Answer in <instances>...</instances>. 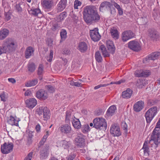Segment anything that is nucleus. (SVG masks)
Listing matches in <instances>:
<instances>
[{"label": "nucleus", "mask_w": 160, "mask_h": 160, "mask_svg": "<svg viewBox=\"0 0 160 160\" xmlns=\"http://www.w3.org/2000/svg\"><path fill=\"white\" fill-rule=\"evenodd\" d=\"M83 19L87 23L98 22L100 17L96 8L92 6H87L83 12Z\"/></svg>", "instance_id": "nucleus-1"}, {"label": "nucleus", "mask_w": 160, "mask_h": 160, "mask_svg": "<svg viewBox=\"0 0 160 160\" xmlns=\"http://www.w3.org/2000/svg\"><path fill=\"white\" fill-rule=\"evenodd\" d=\"M17 47L16 42L11 38H7L2 44V47H0V55L2 53H10L14 51Z\"/></svg>", "instance_id": "nucleus-2"}, {"label": "nucleus", "mask_w": 160, "mask_h": 160, "mask_svg": "<svg viewBox=\"0 0 160 160\" xmlns=\"http://www.w3.org/2000/svg\"><path fill=\"white\" fill-rule=\"evenodd\" d=\"M150 142L153 141L157 147L160 144V118L151 134Z\"/></svg>", "instance_id": "nucleus-3"}, {"label": "nucleus", "mask_w": 160, "mask_h": 160, "mask_svg": "<svg viewBox=\"0 0 160 160\" xmlns=\"http://www.w3.org/2000/svg\"><path fill=\"white\" fill-rule=\"evenodd\" d=\"M93 127L99 130H105L107 127V123L105 119L102 118H95L93 121Z\"/></svg>", "instance_id": "nucleus-4"}, {"label": "nucleus", "mask_w": 160, "mask_h": 160, "mask_svg": "<svg viewBox=\"0 0 160 160\" xmlns=\"http://www.w3.org/2000/svg\"><path fill=\"white\" fill-rule=\"evenodd\" d=\"M99 9L100 12H103L106 10H109L111 14L115 13V9L112 6L111 2L104 1L102 2L100 6Z\"/></svg>", "instance_id": "nucleus-5"}, {"label": "nucleus", "mask_w": 160, "mask_h": 160, "mask_svg": "<svg viewBox=\"0 0 160 160\" xmlns=\"http://www.w3.org/2000/svg\"><path fill=\"white\" fill-rule=\"evenodd\" d=\"M36 111L39 116L42 115V114H43L44 120H47L50 118V111L47 107H39L37 109Z\"/></svg>", "instance_id": "nucleus-6"}, {"label": "nucleus", "mask_w": 160, "mask_h": 160, "mask_svg": "<svg viewBox=\"0 0 160 160\" xmlns=\"http://www.w3.org/2000/svg\"><path fill=\"white\" fill-rule=\"evenodd\" d=\"M157 109L154 107L149 109L145 114V118L147 123H149L157 113Z\"/></svg>", "instance_id": "nucleus-7"}, {"label": "nucleus", "mask_w": 160, "mask_h": 160, "mask_svg": "<svg viewBox=\"0 0 160 160\" xmlns=\"http://www.w3.org/2000/svg\"><path fill=\"white\" fill-rule=\"evenodd\" d=\"M110 132L113 137H119L121 135L119 126L116 124L112 125Z\"/></svg>", "instance_id": "nucleus-8"}, {"label": "nucleus", "mask_w": 160, "mask_h": 160, "mask_svg": "<svg viewBox=\"0 0 160 160\" xmlns=\"http://www.w3.org/2000/svg\"><path fill=\"white\" fill-rule=\"evenodd\" d=\"M128 47L132 50L138 52L141 49V46L140 43L137 41H132L128 42Z\"/></svg>", "instance_id": "nucleus-9"}, {"label": "nucleus", "mask_w": 160, "mask_h": 160, "mask_svg": "<svg viewBox=\"0 0 160 160\" xmlns=\"http://www.w3.org/2000/svg\"><path fill=\"white\" fill-rule=\"evenodd\" d=\"M90 35L92 39L94 42L99 41L101 38V36L98 32V29L97 28L90 30Z\"/></svg>", "instance_id": "nucleus-10"}, {"label": "nucleus", "mask_w": 160, "mask_h": 160, "mask_svg": "<svg viewBox=\"0 0 160 160\" xmlns=\"http://www.w3.org/2000/svg\"><path fill=\"white\" fill-rule=\"evenodd\" d=\"M13 148V145L12 143L7 144L5 142L3 146H1V149L2 152L3 154H7L12 151Z\"/></svg>", "instance_id": "nucleus-11"}, {"label": "nucleus", "mask_w": 160, "mask_h": 160, "mask_svg": "<svg viewBox=\"0 0 160 160\" xmlns=\"http://www.w3.org/2000/svg\"><path fill=\"white\" fill-rule=\"evenodd\" d=\"M134 37L133 33L130 30L126 31L124 32L122 34V39L123 42H126Z\"/></svg>", "instance_id": "nucleus-12"}, {"label": "nucleus", "mask_w": 160, "mask_h": 160, "mask_svg": "<svg viewBox=\"0 0 160 160\" xmlns=\"http://www.w3.org/2000/svg\"><path fill=\"white\" fill-rule=\"evenodd\" d=\"M160 55V52H153L146 57L143 60V62L144 63H146L147 62H149V60H154L158 58Z\"/></svg>", "instance_id": "nucleus-13"}, {"label": "nucleus", "mask_w": 160, "mask_h": 160, "mask_svg": "<svg viewBox=\"0 0 160 160\" xmlns=\"http://www.w3.org/2000/svg\"><path fill=\"white\" fill-rule=\"evenodd\" d=\"M36 96L38 98L42 100H45L48 97L47 92L42 89L39 90L37 92Z\"/></svg>", "instance_id": "nucleus-14"}, {"label": "nucleus", "mask_w": 160, "mask_h": 160, "mask_svg": "<svg viewBox=\"0 0 160 160\" xmlns=\"http://www.w3.org/2000/svg\"><path fill=\"white\" fill-rule=\"evenodd\" d=\"M49 146L46 145L43 147L41 149L40 154V158L43 159L47 158L48 154Z\"/></svg>", "instance_id": "nucleus-15"}, {"label": "nucleus", "mask_w": 160, "mask_h": 160, "mask_svg": "<svg viewBox=\"0 0 160 160\" xmlns=\"http://www.w3.org/2000/svg\"><path fill=\"white\" fill-rule=\"evenodd\" d=\"M149 37L152 40L157 39L159 37L158 32L154 29H149L148 31Z\"/></svg>", "instance_id": "nucleus-16"}, {"label": "nucleus", "mask_w": 160, "mask_h": 160, "mask_svg": "<svg viewBox=\"0 0 160 160\" xmlns=\"http://www.w3.org/2000/svg\"><path fill=\"white\" fill-rule=\"evenodd\" d=\"M59 129L61 132L65 134L70 133L72 131L71 126L67 124L61 125Z\"/></svg>", "instance_id": "nucleus-17"}, {"label": "nucleus", "mask_w": 160, "mask_h": 160, "mask_svg": "<svg viewBox=\"0 0 160 160\" xmlns=\"http://www.w3.org/2000/svg\"><path fill=\"white\" fill-rule=\"evenodd\" d=\"M82 135H80L75 138V140L77 146L80 147L84 146L85 141Z\"/></svg>", "instance_id": "nucleus-18"}, {"label": "nucleus", "mask_w": 160, "mask_h": 160, "mask_svg": "<svg viewBox=\"0 0 160 160\" xmlns=\"http://www.w3.org/2000/svg\"><path fill=\"white\" fill-rule=\"evenodd\" d=\"M25 103L27 107L30 108H32L36 105L37 101L35 98H30L27 99Z\"/></svg>", "instance_id": "nucleus-19"}, {"label": "nucleus", "mask_w": 160, "mask_h": 160, "mask_svg": "<svg viewBox=\"0 0 160 160\" xmlns=\"http://www.w3.org/2000/svg\"><path fill=\"white\" fill-rule=\"evenodd\" d=\"M144 106V102L142 101L137 102L134 105L133 109L134 111L137 112L140 111Z\"/></svg>", "instance_id": "nucleus-20"}, {"label": "nucleus", "mask_w": 160, "mask_h": 160, "mask_svg": "<svg viewBox=\"0 0 160 160\" xmlns=\"http://www.w3.org/2000/svg\"><path fill=\"white\" fill-rule=\"evenodd\" d=\"M106 44L108 51H109L112 54L114 53L115 50V48L113 42L110 40H108L107 41Z\"/></svg>", "instance_id": "nucleus-21"}, {"label": "nucleus", "mask_w": 160, "mask_h": 160, "mask_svg": "<svg viewBox=\"0 0 160 160\" xmlns=\"http://www.w3.org/2000/svg\"><path fill=\"white\" fill-rule=\"evenodd\" d=\"M28 12L30 14L34 16L38 17H42L41 11L39 8L31 9Z\"/></svg>", "instance_id": "nucleus-22"}, {"label": "nucleus", "mask_w": 160, "mask_h": 160, "mask_svg": "<svg viewBox=\"0 0 160 160\" xmlns=\"http://www.w3.org/2000/svg\"><path fill=\"white\" fill-rule=\"evenodd\" d=\"M34 49L31 46L28 47L25 51V56L26 58H28L33 54Z\"/></svg>", "instance_id": "nucleus-23"}, {"label": "nucleus", "mask_w": 160, "mask_h": 160, "mask_svg": "<svg viewBox=\"0 0 160 160\" xmlns=\"http://www.w3.org/2000/svg\"><path fill=\"white\" fill-rule=\"evenodd\" d=\"M150 74L149 70H144L140 72L139 70L137 71L136 75L138 77H147Z\"/></svg>", "instance_id": "nucleus-24"}, {"label": "nucleus", "mask_w": 160, "mask_h": 160, "mask_svg": "<svg viewBox=\"0 0 160 160\" xmlns=\"http://www.w3.org/2000/svg\"><path fill=\"white\" fill-rule=\"evenodd\" d=\"M19 120H16L15 118L12 116H10L9 117H8L7 118V122L9 124L12 125H16L18 126V122Z\"/></svg>", "instance_id": "nucleus-25"}, {"label": "nucleus", "mask_w": 160, "mask_h": 160, "mask_svg": "<svg viewBox=\"0 0 160 160\" xmlns=\"http://www.w3.org/2000/svg\"><path fill=\"white\" fill-rule=\"evenodd\" d=\"M67 4V0H61L57 5V9L58 11H62L66 7Z\"/></svg>", "instance_id": "nucleus-26"}, {"label": "nucleus", "mask_w": 160, "mask_h": 160, "mask_svg": "<svg viewBox=\"0 0 160 160\" xmlns=\"http://www.w3.org/2000/svg\"><path fill=\"white\" fill-rule=\"evenodd\" d=\"M9 30L6 28L1 29L0 31V40L4 39L8 35Z\"/></svg>", "instance_id": "nucleus-27"}, {"label": "nucleus", "mask_w": 160, "mask_h": 160, "mask_svg": "<svg viewBox=\"0 0 160 160\" xmlns=\"http://www.w3.org/2000/svg\"><path fill=\"white\" fill-rule=\"evenodd\" d=\"M132 93V91L129 88H128L125 91L122 93V97L123 98L128 99L130 98Z\"/></svg>", "instance_id": "nucleus-28"}, {"label": "nucleus", "mask_w": 160, "mask_h": 160, "mask_svg": "<svg viewBox=\"0 0 160 160\" xmlns=\"http://www.w3.org/2000/svg\"><path fill=\"white\" fill-rule=\"evenodd\" d=\"M78 50L82 52H86L88 49L87 44L84 42H80L78 46Z\"/></svg>", "instance_id": "nucleus-29"}, {"label": "nucleus", "mask_w": 160, "mask_h": 160, "mask_svg": "<svg viewBox=\"0 0 160 160\" xmlns=\"http://www.w3.org/2000/svg\"><path fill=\"white\" fill-rule=\"evenodd\" d=\"M99 50H101L104 57H108L110 56L109 51H108L105 47L103 45H101L99 47Z\"/></svg>", "instance_id": "nucleus-30"}, {"label": "nucleus", "mask_w": 160, "mask_h": 160, "mask_svg": "<svg viewBox=\"0 0 160 160\" xmlns=\"http://www.w3.org/2000/svg\"><path fill=\"white\" fill-rule=\"evenodd\" d=\"M52 4L53 2L52 0H43L42 2L43 7L47 9L51 8Z\"/></svg>", "instance_id": "nucleus-31"}, {"label": "nucleus", "mask_w": 160, "mask_h": 160, "mask_svg": "<svg viewBox=\"0 0 160 160\" xmlns=\"http://www.w3.org/2000/svg\"><path fill=\"white\" fill-rule=\"evenodd\" d=\"M116 110V107L114 105L110 106L107 112V115L108 116H111L113 115Z\"/></svg>", "instance_id": "nucleus-32"}, {"label": "nucleus", "mask_w": 160, "mask_h": 160, "mask_svg": "<svg viewBox=\"0 0 160 160\" xmlns=\"http://www.w3.org/2000/svg\"><path fill=\"white\" fill-rule=\"evenodd\" d=\"M110 33L112 36L115 39H117L118 38V30L115 28L112 27L111 28Z\"/></svg>", "instance_id": "nucleus-33"}, {"label": "nucleus", "mask_w": 160, "mask_h": 160, "mask_svg": "<svg viewBox=\"0 0 160 160\" xmlns=\"http://www.w3.org/2000/svg\"><path fill=\"white\" fill-rule=\"evenodd\" d=\"M146 85L145 80L143 79H139L137 81L136 86L139 88H142Z\"/></svg>", "instance_id": "nucleus-34"}, {"label": "nucleus", "mask_w": 160, "mask_h": 160, "mask_svg": "<svg viewBox=\"0 0 160 160\" xmlns=\"http://www.w3.org/2000/svg\"><path fill=\"white\" fill-rule=\"evenodd\" d=\"M72 122L73 126L75 128L79 129L81 128V125L78 119H73Z\"/></svg>", "instance_id": "nucleus-35"}, {"label": "nucleus", "mask_w": 160, "mask_h": 160, "mask_svg": "<svg viewBox=\"0 0 160 160\" xmlns=\"http://www.w3.org/2000/svg\"><path fill=\"white\" fill-rule=\"evenodd\" d=\"M24 4L22 2L16 4L15 6L16 9L18 12H21L22 8H24Z\"/></svg>", "instance_id": "nucleus-36"}, {"label": "nucleus", "mask_w": 160, "mask_h": 160, "mask_svg": "<svg viewBox=\"0 0 160 160\" xmlns=\"http://www.w3.org/2000/svg\"><path fill=\"white\" fill-rule=\"evenodd\" d=\"M95 58L97 61L100 62L102 61V58L99 51H97L95 54Z\"/></svg>", "instance_id": "nucleus-37"}, {"label": "nucleus", "mask_w": 160, "mask_h": 160, "mask_svg": "<svg viewBox=\"0 0 160 160\" xmlns=\"http://www.w3.org/2000/svg\"><path fill=\"white\" fill-rule=\"evenodd\" d=\"M35 66L33 62L29 63L28 65V70L31 72H32L34 71L35 69Z\"/></svg>", "instance_id": "nucleus-38"}, {"label": "nucleus", "mask_w": 160, "mask_h": 160, "mask_svg": "<svg viewBox=\"0 0 160 160\" xmlns=\"http://www.w3.org/2000/svg\"><path fill=\"white\" fill-rule=\"evenodd\" d=\"M38 83V80L37 79H34L28 82L26 84V85L27 87H29L34 86L36 85Z\"/></svg>", "instance_id": "nucleus-39"}, {"label": "nucleus", "mask_w": 160, "mask_h": 160, "mask_svg": "<svg viewBox=\"0 0 160 160\" xmlns=\"http://www.w3.org/2000/svg\"><path fill=\"white\" fill-rule=\"evenodd\" d=\"M67 32L65 29H62L60 32L61 38L62 40H64L67 37Z\"/></svg>", "instance_id": "nucleus-40"}, {"label": "nucleus", "mask_w": 160, "mask_h": 160, "mask_svg": "<svg viewBox=\"0 0 160 160\" xmlns=\"http://www.w3.org/2000/svg\"><path fill=\"white\" fill-rule=\"evenodd\" d=\"M142 149L144 150V154L146 153H148V152H149V148L148 146V142L146 141H145L144 142Z\"/></svg>", "instance_id": "nucleus-41"}, {"label": "nucleus", "mask_w": 160, "mask_h": 160, "mask_svg": "<svg viewBox=\"0 0 160 160\" xmlns=\"http://www.w3.org/2000/svg\"><path fill=\"white\" fill-rule=\"evenodd\" d=\"M62 147L65 149H67L70 146V143L65 140H63L62 141Z\"/></svg>", "instance_id": "nucleus-42"}, {"label": "nucleus", "mask_w": 160, "mask_h": 160, "mask_svg": "<svg viewBox=\"0 0 160 160\" xmlns=\"http://www.w3.org/2000/svg\"><path fill=\"white\" fill-rule=\"evenodd\" d=\"M89 127L88 124H85L82 126V131L84 133H87L89 130Z\"/></svg>", "instance_id": "nucleus-43"}, {"label": "nucleus", "mask_w": 160, "mask_h": 160, "mask_svg": "<svg viewBox=\"0 0 160 160\" xmlns=\"http://www.w3.org/2000/svg\"><path fill=\"white\" fill-rule=\"evenodd\" d=\"M43 67L42 64H40L39 65L38 68V75H41L43 73Z\"/></svg>", "instance_id": "nucleus-44"}, {"label": "nucleus", "mask_w": 160, "mask_h": 160, "mask_svg": "<svg viewBox=\"0 0 160 160\" xmlns=\"http://www.w3.org/2000/svg\"><path fill=\"white\" fill-rule=\"evenodd\" d=\"M67 16V13L64 12L60 14L58 17V18L60 20H62Z\"/></svg>", "instance_id": "nucleus-45"}, {"label": "nucleus", "mask_w": 160, "mask_h": 160, "mask_svg": "<svg viewBox=\"0 0 160 160\" xmlns=\"http://www.w3.org/2000/svg\"><path fill=\"white\" fill-rule=\"evenodd\" d=\"M139 24L141 25H145L146 24L147 19L146 18H141L139 19Z\"/></svg>", "instance_id": "nucleus-46"}, {"label": "nucleus", "mask_w": 160, "mask_h": 160, "mask_svg": "<svg viewBox=\"0 0 160 160\" xmlns=\"http://www.w3.org/2000/svg\"><path fill=\"white\" fill-rule=\"evenodd\" d=\"M82 3L78 0H76L74 2V8L75 9H78V6H80Z\"/></svg>", "instance_id": "nucleus-47"}, {"label": "nucleus", "mask_w": 160, "mask_h": 160, "mask_svg": "<svg viewBox=\"0 0 160 160\" xmlns=\"http://www.w3.org/2000/svg\"><path fill=\"white\" fill-rule=\"evenodd\" d=\"M0 97L1 98V100L3 102L6 101L7 99L5 93L4 92L1 94Z\"/></svg>", "instance_id": "nucleus-48"}, {"label": "nucleus", "mask_w": 160, "mask_h": 160, "mask_svg": "<svg viewBox=\"0 0 160 160\" xmlns=\"http://www.w3.org/2000/svg\"><path fill=\"white\" fill-rule=\"evenodd\" d=\"M5 20L8 21L11 18V14L10 12H8L5 13Z\"/></svg>", "instance_id": "nucleus-49"}, {"label": "nucleus", "mask_w": 160, "mask_h": 160, "mask_svg": "<svg viewBox=\"0 0 160 160\" xmlns=\"http://www.w3.org/2000/svg\"><path fill=\"white\" fill-rule=\"evenodd\" d=\"M53 52L52 50H50V54L49 57H47V60L49 62H51L53 58Z\"/></svg>", "instance_id": "nucleus-50"}, {"label": "nucleus", "mask_w": 160, "mask_h": 160, "mask_svg": "<svg viewBox=\"0 0 160 160\" xmlns=\"http://www.w3.org/2000/svg\"><path fill=\"white\" fill-rule=\"evenodd\" d=\"M71 112L70 111H67L66 112V120L69 121L71 118Z\"/></svg>", "instance_id": "nucleus-51"}, {"label": "nucleus", "mask_w": 160, "mask_h": 160, "mask_svg": "<svg viewBox=\"0 0 160 160\" xmlns=\"http://www.w3.org/2000/svg\"><path fill=\"white\" fill-rule=\"evenodd\" d=\"M33 152H30L29 153L24 160H31L32 158Z\"/></svg>", "instance_id": "nucleus-52"}, {"label": "nucleus", "mask_w": 160, "mask_h": 160, "mask_svg": "<svg viewBox=\"0 0 160 160\" xmlns=\"http://www.w3.org/2000/svg\"><path fill=\"white\" fill-rule=\"evenodd\" d=\"M47 89L50 92L52 93L54 91V88L51 85H48L47 86Z\"/></svg>", "instance_id": "nucleus-53"}, {"label": "nucleus", "mask_w": 160, "mask_h": 160, "mask_svg": "<svg viewBox=\"0 0 160 160\" xmlns=\"http://www.w3.org/2000/svg\"><path fill=\"white\" fill-rule=\"evenodd\" d=\"M111 1L112 4V6L113 5L117 9H120L121 8L120 6L115 2L113 0H111Z\"/></svg>", "instance_id": "nucleus-54"}, {"label": "nucleus", "mask_w": 160, "mask_h": 160, "mask_svg": "<svg viewBox=\"0 0 160 160\" xmlns=\"http://www.w3.org/2000/svg\"><path fill=\"white\" fill-rule=\"evenodd\" d=\"M122 126L123 130H125V132H127L128 131V126L125 122L122 123Z\"/></svg>", "instance_id": "nucleus-55"}, {"label": "nucleus", "mask_w": 160, "mask_h": 160, "mask_svg": "<svg viewBox=\"0 0 160 160\" xmlns=\"http://www.w3.org/2000/svg\"><path fill=\"white\" fill-rule=\"evenodd\" d=\"M63 53L69 55L71 53V51L69 49L65 48L63 51Z\"/></svg>", "instance_id": "nucleus-56"}, {"label": "nucleus", "mask_w": 160, "mask_h": 160, "mask_svg": "<svg viewBox=\"0 0 160 160\" xmlns=\"http://www.w3.org/2000/svg\"><path fill=\"white\" fill-rule=\"evenodd\" d=\"M109 84H100L98 86H97L94 87V89H97L101 87H106Z\"/></svg>", "instance_id": "nucleus-57"}, {"label": "nucleus", "mask_w": 160, "mask_h": 160, "mask_svg": "<svg viewBox=\"0 0 160 160\" xmlns=\"http://www.w3.org/2000/svg\"><path fill=\"white\" fill-rule=\"evenodd\" d=\"M75 157V155L74 154L70 155L67 158V160H73Z\"/></svg>", "instance_id": "nucleus-58"}, {"label": "nucleus", "mask_w": 160, "mask_h": 160, "mask_svg": "<svg viewBox=\"0 0 160 160\" xmlns=\"http://www.w3.org/2000/svg\"><path fill=\"white\" fill-rule=\"evenodd\" d=\"M32 92L31 91L29 90H27L24 93V95L25 96H29L31 95Z\"/></svg>", "instance_id": "nucleus-59"}, {"label": "nucleus", "mask_w": 160, "mask_h": 160, "mask_svg": "<svg viewBox=\"0 0 160 160\" xmlns=\"http://www.w3.org/2000/svg\"><path fill=\"white\" fill-rule=\"evenodd\" d=\"M58 25L56 24H54L53 26L52 27V29L53 31H55L58 28Z\"/></svg>", "instance_id": "nucleus-60"}, {"label": "nucleus", "mask_w": 160, "mask_h": 160, "mask_svg": "<svg viewBox=\"0 0 160 160\" xmlns=\"http://www.w3.org/2000/svg\"><path fill=\"white\" fill-rule=\"evenodd\" d=\"M53 41L50 38L48 39V46H51L52 45Z\"/></svg>", "instance_id": "nucleus-61"}, {"label": "nucleus", "mask_w": 160, "mask_h": 160, "mask_svg": "<svg viewBox=\"0 0 160 160\" xmlns=\"http://www.w3.org/2000/svg\"><path fill=\"white\" fill-rule=\"evenodd\" d=\"M8 80L9 82L12 83H14L16 82V81L15 79L12 78H9L8 79Z\"/></svg>", "instance_id": "nucleus-62"}, {"label": "nucleus", "mask_w": 160, "mask_h": 160, "mask_svg": "<svg viewBox=\"0 0 160 160\" xmlns=\"http://www.w3.org/2000/svg\"><path fill=\"white\" fill-rule=\"evenodd\" d=\"M40 128H41V127H40V125H39V124H38V125H37L36 126V127H35V129H36V131L38 132H39L40 130Z\"/></svg>", "instance_id": "nucleus-63"}, {"label": "nucleus", "mask_w": 160, "mask_h": 160, "mask_svg": "<svg viewBox=\"0 0 160 160\" xmlns=\"http://www.w3.org/2000/svg\"><path fill=\"white\" fill-rule=\"evenodd\" d=\"M118 14L119 15H121L123 14V10L122 8H120V9H118Z\"/></svg>", "instance_id": "nucleus-64"}]
</instances>
